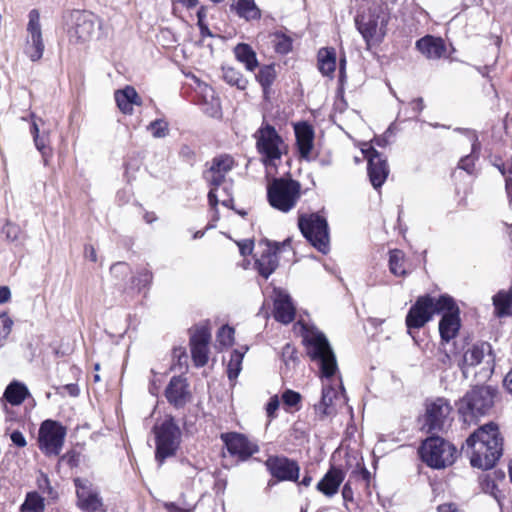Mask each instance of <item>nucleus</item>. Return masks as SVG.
I'll return each instance as SVG.
<instances>
[{
  "mask_svg": "<svg viewBox=\"0 0 512 512\" xmlns=\"http://www.w3.org/2000/svg\"><path fill=\"white\" fill-rule=\"evenodd\" d=\"M303 341L308 355L320 367L323 379L322 397L314 408L319 419L323 420L335 415L334 400L338 398V388L343 390L341 380L333 378L338 370L336 357L325 335L314 328L305 330Z\"/></svg>",
  "mask_w": 512,
  "mask_h": 512,
  "instance_id": "nucleus-1",
  "label": "nucleus"
},
{
  "mask_svg": "<svg viewBox=\"0 0 512 512\" xmlns=\"http://www.w3.org/2000/svg\"><path fill=\"white\" fill-rule=\"evenodd\" d=\"M470 463L473 467L487 470L492 468L502 455L503 438L494 423L481 426L467 440Z\"/></svg>",
  "mask_w": 512,
  "mask_h": 512,
  "instance_id": "nucleus-2",
  "label": "nucleus"
},
{
  "mask_svg": "<svg viewBox=\"0 0 512 512\" xmlns=\"http://www.w3.org/2000/svg\"><path fill=\"white\" fill-rule=\"evenodd\" d=\"M390 14L382 0H360L355 25L367 47L377 45L387 33Z\"/></svg>",
  "mask_w": 512,
  "mask_h": 512,
  "instance_id": "nucleus-3",
  "label": "nucleus"
},
{
  "mask_svg": "<svg viewBox=\"0 0 512 512\" xmlns=\"http://www.w3.org/2000/svg\"><path fill=\"white\" fill-rule=\"evenodd\" d=\"M256 149L261 162L266 168H276L283 155L288 153V145L274 126L267 122L256 130L253 135Z\"/></svg>",
  "mask_w": 512,
  "mask_h": 512,
  "instance_id": "nucleus-4",
  "label": "nucleus"
},
{
  "mask_svg": "<svg viewBox=\"0 0 512 512\" xmlns=\"http://www.w3.org/2000/svg\"><path fill=\"white\" fill-rule=\"evenodd\" d=\"M452 306V297L442 295L439 298L431 296H421L411 306L407 316L406 325L408 333L411 329H419L429 322L433 315L444 312L445 309Z\"/></svg>",
  "mask_w": 512,
  "mask_h": 512,
  "instance_id": "nucleus-5",
  "label": "nucleus"
},
{
  "mask_svg": "<svg viewBox=\"0 0 512 512\" xmlns=\"http://www.w3.org/2000/svg\"><path fill=\"white\" fill-rule=\"evenodd\" d=\"M301 196V185L291 178H275L267 186L269 204L284 213L291 211Z\"/></svg>",
  "mask_w": 512,
  "mask_h": 512,
  "instance_id": "nucleus-6",
  "label": "nucleus"
},
{
  "mask_svg": "<svg viewBox=\"0 0 512 512\" xmlns=\"http://www.w3.org/2000/svg\"><path fill=\"white\" fill-rule=\"evenodd\" d=\"M419 453L429 467L441 469L454 463L456 448L440 437H429L422 443Z\"/></svg>",
  "mask_w": 512,
  "mask_h": 512,
  "instance_id": "nucleus-7",
  "label": "nucleus"
},
{
  "mask_svg": "<svg viewBox=\"0 0 512 512\" xmlns=\"http://www.w3.org/2000/svg\"><path fill=\"white\" fill-rule=\"evenodd\" d=\"M156 438V460L162 464L164 460L175 454L181 440V431L172 417H166L154 426Z\"/></svg>",
  "mask_w": 512,
  "mask_h": 512,
  "instance_id": "nucleus-8",
  "label": "nucleus"
},
{
  "mask_svg": "<svg viewBox=\"0 0 512 512\" xmlns=\"http://www.w3.org/2000/svg\"><path fill=\"white\" fill-rule=\"evenodd\" d=\"M493 406V393L488 387H475L459 402V413L465 422L485 415Z\"/></svg>",
  "mask_w": 512,
  "mask_h": 512,
  "instance_id": "nucleus-9",
  "label": "nucleus"
},
{
  "mask_svg": "<svg viewBox=\"0 0 512 512\" xmlns=\"http://www.w3.org/2000/svg\"><path fill=\"white\" fill-rule=\"evenodd\" d=\"M298 226L303 236L320 252L329 251L328 224L325 218L318 214L302 215Z\"/></svg>",
  "mask_w": 512,
  "mask_h": 512,
  "instance_id": "nucleus-10",
  "label": "nucleus"
},
{
  "mask_svg": "<svg viewBox=\"0 0 512 512\" xmlns=\"http://www.w3.org/2000/svg\"><path fill=\"white\" fill-rule=\"evenodd\" d=\"M67 431L58 421L44 420L38 431V446L46 456H57L62 451Z\"/></svg>",
  "mask_w": 512,
  "mask_h": 512,
  "instance_id": "nucleus-11",
  "label": "nucleus"
},
{
  "mask_svg": "<svg viewBox=\"0 0 512 512\" xmlns=\"http://www.w3.org/2000/svg\"><path fill=\"white\" fill-rule=\"evenodd\" d=\"M26 32L24 53L31 61H38L43 56L45 44L40 23V13L36 9H32L28 14Z\"/></svg>",
  "mask_w": 512,
  "mask_h": 512,
  "instance_id": "nucleus-12",
  "label": "nucleus"
},
{
  "mask_svg": "<svg viewBox=\"0 0 512 512\" xmlns=\"http://www.w3.org/2000/svg\"><path fill=\"white\" fill-rule=\"evenodd\" d=\"M234 164V159L230 155H219L212 160L211 166L204 173V178L210 185L218 187L223 183L226 174L231 171ZM208 200L212 207L218 204L217 188H212L209 191Z\"/></svg>",
  "mask_w": 512,
  "mask_h": 512,
  "instance_id": "nucleus-13",
  "label": "nucleus"
},
{
  "mask_svg": "<svg viewBox=\"0 0 512 512\" xmlns=\"http://www.w3.org/2000/svg\"><path fill=\"white\" fill-rule=\"evenodd\" d=\"M70 27L68 36L71 42L86 43L91 40L97 18L86 11L74 10L69 14Z\"/></svg>",
  "mask_w": 512,
  "mask_h": 512,
  "instance_id": "nucleus-14",
  "label": "nucleus"
},
{
  "mask_svg": "<svg viewBox=\"0 0 512 512\" xmlns=\"http://www.w3.org/2000/svg\"><path fill=\"white\" fill-rule=\"evenodd\" d=\"M452 407L444 398H437L426 405L424 428L428 433L438 432L450 421Z\"/></svg>",
  "mask_w": 512,
  "mask_h": 512,
  "instance_id": "nucleus-15",
  "label": "nucleus"
},
{
  "mask_svg": "<svg viewBox=\"0 0 512 512\" xmlns=\"http://www.w3.org/2000/svg\"><path fill=\"white\" fill-rule=\"evenodd\" d=\"M77 507L84 512H105L98 490L87 480L75 479Z\"/></svg>",
  "mask_w": 512,
  "mask_h": 512,
  "instance_id": "nucleus-16",
  "label": "nucleus"
},
{
  "mask_svg": "<svg viewBox=\"0 0 512 512\" xmlns=\"http://www.w3.org/2000/svg\"><path fill=\"white\" fill-rule=\"evenodd\" d=\"M210 329L206 325L196 326L190 336L191 355L195 366L203 367L209 360Z\"/></svg>",
  "mask_w": 512,
  "mask_h": 512,
  "instance_id": "nucleus-17",
  "label": "nucleus"
},
{
  "mask_svg": "<svg viewBox=\"0 0 512 512\" xmlns=\"http://www.w3.org/2000/svg\"><path fill=\"white\" fill-rule=\"evenodd\" d=\"M221 439L228 452L241 461L247 460L259 451L256 442L237 432L223 433L221 434Z\"/></svg>",
  "mask_w": 512,
  "mask_h": 512,
  "instance_id": "nucleus-18",
  "label": "nucleus"
},
{
  "mask_svg": "<svg viewBox=\"0 0 512 512\" xmlns=\"http://www.w3.org/2000/svg\"><path fill=\"white\" fill-rule=\"evenodd\" d=\"M362 148L365 158L368 161V175L374 188L381 187L389 174V167L386 159L382 158L379 152L373 147L364 144Z\"/></svg>",
  "mask_w": 512,
  "mask_h": 512,
  "instance_id": "nucleus-19",
  "label": "nucleus"
},
{
  "mask_svg": "<svg viewBox=\"0 0 512 512\" xmlns=\"http://www.w3.org/2000/svg\"><path fill=\"white\" fill-rule=\"evenodd\" d=\"M280 245L261 241L255 254V266L259 274L268 278L278 267V252Z\"/></svg>",
  "mask_w": 512,
  "mask_h": 512,
  "instance_id": "nucleus-20",
  "label": "nucleus"
},
{
  "mask_svg": "<svg viewBox=\"0 0 512 512\" xmlns=\"http://www.w3.org/2000/svg\"><path fill=\"white\" fill-rule=\"evenodd\" d=\"M266 467L271 475L280 481H297L299 477V465L296 461L286 457H269Z\"/></svg>",
  "mask_w": 512,
  "mask_h": 512,
  "instance_id": "nucleus-21",
  "label": "nucleus"
},
{
  "mask_svg": "<svg viewBox=\"0 0 512 512\" xmlns=\"http://www.w3.org/2000/svg\"><path fill=\"white\" fill-rule=\"evenodd\" d=\"M274 297V317L283 324L291 323L295 318V306L286 291L275 288Z\"/></svg>",
  "mask_w": 512,
  "mask_h": 512,
  "instance_id": "nucleus-22",
  "label": "nucleus"
},
{
  "mask_svg": "<svg viewBox=\"0 0 512 512\" xmlns=\"http://www.w3.org/2000/svg\"><path fill=\"white\" fill-rule=\"evenodd\" d=\"M441 314L442 318L439 322L440 336L443 341L449 342L458 334L461 325L459 308L456 306L453 299L452 306L445 309Z\"/></svg>",
  "mask_w": 512,
  "mask_h": 512,
  "instance_id": "nucleus-23",
  "label": "nucleus"
},
{
  "mask_svg": "<svg viewBox=\"0 0 512 512\" xmlns=\"http://www.w3.org/2000/svg\"><path fill=\"white\" fill-rule=\"evenodd\" d=\"M165 396L167 401L176 408L183 407L190 398L186 379L181 376L172 377L166 387Z\"/></svg>",
  "mask_w": 512,
  "mask_h": 512,
  "instance_id": "nucleus-24",
  "label": "nucleus"
},
{
  "mask_svg": "<svg viewBox=\"0 0 512 512\" xmlns=\"http://www.w3.org/2000/svg\"><path fill=\"white\" fill-rule=\"evenodd\" d=\"M417 50L427 59L436 60L446 52V46L442 38L426 35L416 41Z\"/></svg>",
  "mask_w": 512,
  "mask_h": 512,
  "instance_id": "nucleus-25",
  "label": "nucleus"
},
{
  "mask_svg": "<svg viewBox=\"0 0 512 512\" xmlns=\"http://www.w3.org/2000/svg\"><path fill=\"white\" fill-rule=\"evenodd\" d=\"M345 479V472L339 467L332 466L324 477L318 482L316 488L327 497L337 494L339 487Z\"/></svg>",
  "mask_w": 512,
  "mask_h": 512,
  "instance_id": "nucleus-26",
  "label": "nucleus"
},
{
  "mask_svg": "<svg viewBox=\"0 0 512 512\" xmlns=\"http://www.w3.org/2000/svg\"><path fill=\"white\" fill-rule=\"evenodd\" d=\"M488 352H490V346L487 343L473 345L465 351L460 363V368L465 378L468 377L469 368L480 364Z\"/></svg>",
  "mask_w": 512,
  "mask_h": 512,
  "instance_id": "nucleus-27",
  "label": "nucleus"
},
{
  "mask_svg": "<svg viewBox=\"0 0 512 512\" xmlns=\"http://www.w3.org/2000/svg\"><path fill=\"white\" fill-rule=\"evenodd\" d=\"M115 101L118 108L124 114H132L133 105H142V100L138 95L137 91L132 86H126L121 90L115 92Z\"/></svg>",
  "mask_w": 512,
  "mask_h": 512,
  "instance_id": "nucleus-28",
  "label": "nucleus"
},
{
  "mask_svg": "<svg viewBox=\"0 0 512 512\" xmlns=\"http://www.w3.org/2000/svg\"><path fill=\"white\" fill-rule=\"evenodd\" d=\"M296 143L302 158L309 159L313 148L314 133L312 128L303 123L295 125Z\"/></svg>",
  "mask_w": 512,
  "mask_h": 512,
  "instance_id": "nucleus-29",
  "label": "nucleus"
},
{
  "mask_svg": "<svg viewBox=\"0 0 512 512\" xmlns=\"http://www.w3.org/2000/svg\"><path fill=\"white\" fill-rule=\"evenodd\" d=\"M231 10L247 21L256 20L261 17V11L254 0H232Z\"/></svg>",
  "mask_w": 512,
  "mask_h": 512,
  "instance_id": "nucleus-30",
  "label": "nucleus"
},
{
  "mask_svg": "<svg viewBox=\"0 0 512 512\" xmlns=\"http://www.w3.org/2000/svg\"><path fill=\"white\" fill-rule=\"evenodd\" d=\"M318 68L324 76L333 75L336 69V52L334 48H321L319 50Z\"/></svg>",
  "mask_w": 512,
  "mask_h": 512,
  "instance_id": "nucleus-31",
  "label": "nucleus"
},
{
  "mask_svg": "<svg viewBox=\"0 0 512 512\" xmlns=\"http://www.w3.org/2000/svg\"><path fill=\"white\" fill-rule=\"evenodd\" d=\"M29 395L27 387L18 381L11 382L4 392V398L11 405H20Z\"/></svg>",
  "mask_w": 512,
  "mask_h": 512,
  "instance_id": "nucleus-32",
  "label": "nucleus"
},
{
  "mask_svg": "<svg viewBox=\"0 0 512 512\" xmlns=\"http://www.w3.org/2000/svg\"><path fill=\"white\" fill-rule=\"evenodd\" d=\"M234 54L237 60L245 65L247 70L253 71L257 67L256 54L248 44H238L234 48Z\"/></svg>",
  "mask_w": 512,
  "mask_h": 512,
  "instance_id": "nucleus-33",
  "label": "nucleus"
},
{
  "mask_svg": "<svg viewBox=\"0 0 512 512\" xmlns=\"http://www.w3.org/2000/svg\"><path fill=\"white\" fill-rule=\"evenodd\" d=\"M496 314L499 317L510 315L512 312V295L505 291H500L493 297Z\"/></svg>",
  "mask_w": 512,
  "mask_h": 512,
  "instance_id": "nucleus-34",
  "label": "nucleus"
},
{
  "mask_svg": "<svg viewBox=\"0 0 512 512\" xmlns=\"http://www.w3.org/2000/svg\"><path fill=\"white\" fill-rule=\"evenodd\" d=\"M223 79L231 86H236L240 90H244L247 86V80L243 75L233 67H223Z\"/></svg>",
  "mask_w": 512,
  "mask_h": 512,
  "instance_id": "nucleus-35",
  "label": "nucleus"
},
{
  "mask_svg": "<svg viewBox=\"0 0 512 512\" xmlns=\"http://www.w3.org/2000/svg\"><path fill=\"white\" fill-rule=\"evenodd\" d=\"M245 351L234 350L231 353L230 360L227 365V374L230 380L236 379L242 369V360Z\"/></svg>",
  "mask_w": 512,
  "mask_h": 512,
  "instance_id": "nucleus-36",
  "label": "nucleus"
},
{
  "mask_svg": "<svg viewBox=\"0 0 512 512\" xmlns=\"http://www.w3.org/2000/svg\"><path fill=\"white\" fill-rule=\"evenodd\" d=\"M404 254L400 250H392L390 251L389 256V268L391 273L395 276H404L406 271L403 265Z\"/></svg>",
  "mask_w": 512,
  "mask_h": 512,
  "instance_id": "nucleus-37",
  "label": "nucleus"
},
{
  "mask_svg": "<svg viewBox=\"0 0 512 512\" xmlns=\"http://www.w3.org/2000/svg\"><path fill=\"white\" fill-rule=\"evenodd\" d=\"M43 510V499L37 493H28L21 505V512H43Z\"/></svg>",
  "mask_w": 512,
  "mask_h": 512,
  "instance_id": "nucleus-38",
  "label": "nucleus"
},
{
  "mask_svg": "<svg viewBox=\"0 0 512 512\" xmlns=\"http://www.w3.org/2000/svg\"><path fill=\"white\" fill-rule=\"evenodd\" d=\"M147 130L154 138H164L169 134V123L165 119H156L147 126Z\"/></svg>",
  "mask_w": 512,
  "mask_h": 512,
  "instance_id": "nucleus-39",
  "label": "nucleus"
},
{
  "mask_svg": "<svg viewBox=\"0 0 512 512\" xmlns=\"http://www.w3.org/2000/svg\"><path fill=\"white\" fill-rule=\"evenodd\" d=\"M153 279L152 272L147 268H142L137 272V275L133 278L132 284L138 290L148 287Z\"/></svg>",
  "mask_w": 512,
  "mask_h": 512,
  "instance_id": "nucleus-40",
  "label": "nucleus"
},
{
  "mask_svg": "<svg viewBox=\"0 0 512 512\" xmlns=\"http://www.w3.org/2000/svg\"><path fill=\"white\" fill-rule=\"evenodd\" d=\"M275 77L276 71L273 65L263 66L256 76L257 80L264 89L268 88L273 83Z\"/></svg>",
  "mask_w": 512,
  "mask_h": 512,
  "instance_id": "nucleus-41",
  "label": "nucleus"
},
{
  "mask_svg": "<svg viewBox=\"0 0 512 512\" xmlns=\"http://www.w3.org/2000/svg\"><path fill=\"white\" fill-rule=\"evenodd\" d=\"M272 43L276 52L280 54H287L292 49L291 39L281 33H276L273 35Z\"/></svg>",
  "mask_w": 512,
  "mask_h": 512,
  "instance_id": "nucleus-42",
  "label": "nucleus"
},
{
  "mask_svg": "<svg viewBox=\"0 0 512 512\" xmlns=\"http://www.w3.org/2000/svg\"><path fill=\"white\" fill-rule=\"evenodd\" d=\"M217 341L224 347L231 346L234 341V329L228 325L222 326L217 333Z\"/></svg>",
  "mask_w": 512,
  "mask_h": 512,
  "instance_id": "nucleus-43",
  "label": "nucleus"
},
{
  "mask_svg": "<svg viewBox=\"0 0 512 512\" xmlns=\"http://www.w3.org/2000/svg\"><path fill=\"white\" fill-rule=\"evenodd\" d=\"M499 171L505 178V188L507 196L512 202V163H505L498 166Z\"/></svg>",
  "mask_w": 512,
  "mask_h": 512,
  "instance_id": "nucleus-44",
  "label": "nucleus"
},
{
  "mask_svg": "<svg viewBox=\"0 0 512 512\" xmlns=\"http://www.w3.org/2000/svg\"><path fill=\"white\" fill-rule=\"evenodd\" d=\"M13 326L12 319L6 314H0V346H2L11 333Z\"/></svg>",
  "mask_w": 512,
  "mask_h": 512,
  "instance_id": "nucleus-45",
  "label": "nucleus"
},
{
  "mask_svg": "<svg viewBox=\"0 0 512 512\" xmlns=\"http://www.w3.org/2000/svg\"><path fill=\"white\" fill-rule=\"evenodd\" d=\"M163 507L167 512H194L195 506L180 505L176 502H164Z\"/></svg>",
  "mask_w": 512,
  "mask_h": 512,
  "instance_id": "nucleus-46",
  "label": "nucleus"
},
{
  "mask_svg": "<svg viewBox=\"0 0 512 512\" xmlns=\"http://www.w3.org/2000/svg\"><path fill=\"white\" fill-rule=\"evenodd\" d=\"M206 17V12H205V9L204 7H201L198 12H197V19H198V26H199V29H200V32H201V35L203 37H212L213 34L211 33V31L209 30L206 22H204V19Z\"/></svg>",
  "mask_w": 512,
  "mask_h": 512,
  "instance_id": "nucleus-47",
  "label": "nucleus"
},
{
  "mask_svg": "<svg viewBox=\"0 0 512 512\" xmlns=\"http://www.w3.org/2000/svg\"><path fill=\"white\" fill-rule=\"evenodd\" d=\"M301 396L298 392L293 390H286L282 394V401L288 407H294L300 402Z\"/></svg>",
  "mask_w": 512,
  "mask_h": 512,
  "instance_id": "nucleus-48",
  "label": "nucleus"
},
{
  "mask_svg": "<svg viewBox=\"0 0 512 512\" xmlns=\"http://www.w3.org/2000/svg\"><path fill=\"white\" fill-rule=\"evenodd\" d=\"M349 478L355 482L363 481L365 484H368L370 479V472L365 467H360L353 470Z\"/></svg>",
  "mask_w": 512,
  "mask_h": 512,
  "instance_id": "nucleus-49",
  "label": "nucleus"
},
{
  "mask_svg": "<svg viewBox=\"0 0 512 512\" xmlns=\"http://www.w3.org/2000/svg\"><path fill=\"white\" fill-rule=\"evenodd\" d=\"M204 90H205L206 93L210 92L211 93V98H212L210 106L207 107L205 109V111H206V113H208L211 116H217L219 114V107H220L219 106V101H218V99L214 98V96H213L214 92H213L212 88L205 87Z\"/></svg>",
  "mask_w": 512,
  "mask_h": 512,
  "instance_id": "nucleus-50",
  "label": "nucleus"
},
{
  "mask_svg": "<svg viewBox=\"0 0 512 512\" xmlns=\"http://www.w3.org/2000/svg\"><path fill=\"white\" fill-rule=\"evenodd\" d=\"M33 140H34L35 147L39 152L49 149L48 148L49 132L43 131V133H42V135H40V137H37Z\"/></svg>",
  "mask_w": 512,
  "mask_h": 512,
  "instance_id": "nucleus-51",
  "label": "nucleus"
},
{
  "mask_svg": "<svg viewBox=\"0 0 512 512\" xmlns=\"http://www.w3.org/2000/svg\"><path fill=\"white\" fill-rule=\"evenodd\" d=\"M279 405H280V402H279L278 396L275 395L270 398V400L266 406V412H267L268 417H270V418L275 417V413L278 410Z\"/></svg>",
  "mask_w": 512,
  "mask_h": 512,
  "instance_id": "nucleus-52",
  "label": "nucleus"
},
{
  "mask_svg": "<svg viewBox=\"0 0 512 512\" xmlns=\"http://www.w3.org/2000/svg\"><path fill=\"white\" fill-rule=\"evenodd\" d=\"M10 438L13 444L16 445L17 447L23 448L27 445V441L20 431H13L10 435Z\"/></svg>",
  "mask_w": 512,
  "mask_h": 512,
  "instance_id": "nucleus-53",
  "label": "nucleus"
},
{
  "mask_svg": "<svg viewBox=\"0 0 512 512\" xmlns=\"http://www.w3.org/2000/svg\"><path fill=\"white\" fill-rule=\"evenodd\" d=\"M353 480H351L350 478L348 479V481L344 484L343 488H342V497L344 499V501H353V489H352V484H353Z\"/></svg>",
  "mask_w": 512,
  "mask_h": 512,
  "instance_id": "nucleus-54",
  "label": "nucleus"
},
{
  "mask_svg": "<svg viewBox=\"0 0 512 512\" xmlns=\"http://www.w3.org/2000/svg\"><path fill=\"white\" fill-rule=\"evenodd\" d=\"M238 247L241 255L246 256L252 253L253 251V242L251 240H244L238 243Z\"/></svg>",
  "mask_w": 512,
  "mask_h": 512,
  "instance_id": "nucleus-55",
  "label": "nucleus"
},
{
  "mask_svg": "<svg viewBox=\"0 0 512 512\" xmlns=\"http://www.w3.org/2000/svg\"><path fill=\"white\" fill-rule=\"evenodd\" d=\"M474 165V159L471 156H466L460 160L459 167L468 173L472 172V168Z\"/></svg>",
  "mask_w": 512,
  "mask_h": 512,
  "instance_id": "nucleus-56",
  "label": "nucleus"
},
{
  "mask_svg": "<svg viewBox=\"0 0 512 512\" xmlns=\"http://www.w3.org/2000/svg\"><path fill=\"white\" fill-rule=\"evenodd\" d=\"M110 270H111V273L115 274V275L123 274V273L127 272L128 266L125 263L119 262V263L112 265Z\"/></svg>",
  "mask_w": 512,
  "mask_h": 512,
  "instance_id": "nucleus-57",
  "label": "nucleus"
},
{
  "mask_svg": "<svg viewBox=\"0 0 512 512\" xmlns=\"http://www.w3.org/2000/svg\"><path fill=\"white\" fill-rule=\"evenodd\" d=\"M10 297V289L7 286H0V304L8 302Z\"/></svg>",
  "mask_w": 512,
  "mask_h": 512,
  "instance_id": "nucleus-58",
  "label": "nucleus"
},
{
  "mask_svg": "<svg viewBox=\"0 0 512 512\" xmlns=\"http://www.w3.org/2000/svg\"><path fill=\"white\" fill-rule=\"evenodd\" d=\"M31 119H32L31 134L33 136V139H35L37 137H40V135H42V134L40 133V130H39V127H38V124L36 121L37 118L34 114H31Z\"/></svg>",
  "mask_w": 512,
  "mask_h": 512,
  "instance_id": "nucleus-59",
  "label": "nucleus"
},
{
  "mask_svg": "<svg viewBox=\"0 0 512 512\" xmlns=\"http://www.w3.org/2000/svg\"><path fill=\"white\" fill-rule=\"evenodd\" d=\"M439 512H463L462 510L458 509L454 504H443L438 507Z\"/></svg>",
  "mask_w": 512,
  "mask_h": 512,
  "instance_id": "nucleus-60",
  "label": "nucleus"
},
{
  "mask_svg": "<svg viewBox=\"0 0 512 512\" xmlns=\"http://www.w3.org/2000/svg\"><path fill=\"white\" fill-rule=\"evenodd\" d=\"M85 256L90 259L92 262L97 261V254L93 246L85 247Z\"/></svg>",
  "mask_w": 512,
  "mask_h": 512,
  "instance_id": "nucleus-61",
  "label": "nucleus"
},
{
  "mask_svg": "<svg viewBox=\"0 0 512 512\" xmlns=\"http://www.w3.org/2000/svg\"><path fill=\"white\" fill-rule=\"evenodd\" d=\"M503 384L507 391L512 394V369L505 376Z\"/></svg>",
  "mask_w": 512,
  "mask_h": 512,
  "instance_id": "nucleus-62",
  "label": "nucleus"
},
{
  "mask_svg": "<svg viewBox=\"0 0 512 512\" xmlns=\"http://www.w3.org/2000/svg\"><path fill=\"white\" fill-rule=\"evenodd\" d=\"M65 389L72 396H77L79 394V388L75 384H68V385L65 386Z\"/></svg>",
  "mask_w": 512,
  "mask_h": 512,
  "instance_id": "nucleus-63",
  "label": "nucleus"
},
{
  "mask_svg": "<svg viewBox=\"0 0 512 512\" xmlns=\"http://www.w3.org/2000/svg\"><path fill=\"white\" fill-rule=\"evenodd\" d=\"M413 109L420 112L424 108L423 99L417 98L412 102Z\"/></svg>",
  "mask_w": 512,
  "mask_h": 512,
  "instance_id": "nucleus-64",
  "label": "nucleus"
}]
</instances>
